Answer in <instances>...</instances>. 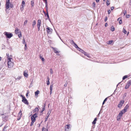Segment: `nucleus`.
Here are the masks:
<instances>
[{
    "mask_svg": "<svg viewBox=\"0 0 131 131\" xmlns=\"http://www.w3.org/2000/svg\"><path fill=\"white\" fill-rule=\"evenodd\" d=\"M82 53H83L84 54L85 53V51L84 50H83L81 49L80 51Z\"/></svg>",
    "mask_w": 131,
    "mask_h": 131,
    "instance_id": "nucleus-41",
    "label": "nucleus"
},
{
    "mask_svg": "<svg viewBox=\"0 0 131 131\" xmlns=\"http://www.w3.org/2000/svg\"><path fill=\"white\" fill-rule=\"evenodd\" d=\"M43 1L45 2L46 5H48L47 0H45L44 1Z\"/></svg>",
    "mask_w": 131,
    "mask_h": 131,
    "instance_id": "nucleus-54",
    "label": "nucleus"
},
{
    "mask_svg": "<svg viewBox=\"0 0 131 131\" xmlns=\"http://www.w3.org/2000/svg\"><path fill=\"white\" fill-rule=\"evenodd\" d=\"M25 2L24 1H23L22 2V6L23 7H24L25 6Z\"/></svg>",
    "mask_w": 131,
    "mask_h": 131,
    "instance_id": "nucleus-29",
    "label": "nucleus"
},
{
    "mask_svg": "<svg viewBox=\"0 0 131 131\" xmlns=\"http://www.w3.org/2000/svg\"><path fill=\"white\" fill-rule=\"evenodd\" d=\"M7 62L8 67L9 68H12L13 65V63L11 61V60H7Z\"/></svg>",
    "mask_w": 131,
    "mask_h": 131,
    "instance_id": "nucleus-3",
    "label": "nucleus"
},
{
    "mask_svg": "<svg viewBox=\"0 0 131 131\" xmlns=\"http://www.w3.org/2000/svg\"><path fill=\"white\" fill-rule=\"evenodd\" d=\"M107 100V98H106L104 100L102 104L103 105L104 103H105V102Z\"/></svg>",
    "mask_w": 131,
    "mask_h": 131,
    "instance_id": "nucleus-36",
    "label": "nucleus"
},
{
    "mask_svg": "<svg viewBox=\"0 0 131 131\" xmlns=\"http://www.w3.org/2000/svg\"><path fill=\"white\" fill-rule=\"evenodd\" d=\"M127 75H125L124 76L123 78V80H124L128 77Z\"/></svg>",
    "mask_w": 131,
    "mask_h": 131,
    "instance_id": "nucleus-32",
    "label": "nucleus"
},
{
    "mask_svg": "<svg viewBox=\"0 0 131 131\" xmlns=\"http://www.w3.org/2000/svg\"><path fill=\"white\" fill-rule=\"evenodd\" d=\"M51 110H49L48 111L47 113V116H49L51 113Z\"/></svg>",
    "mask_w": 131,
    "mask_h": 131,
    "instance_id": "nucleus-22",
    "label": "nucleus"
},
{
    "mask_svg": "<svg viewBox=\"0 0 131 131\" xmlns=\"http://www.w3.org/2000/svg\"><path fill=\"white\" fill-rule=\"evenodd\" d=\"M123 32L124 33V34H126L127 33V31L124 28H123Z\"/></svg>",
    "mask_w": 131,
    "mask_h": 131,
    "instance_id": "nucleus-28",
    "label": "nucleus"
},
{
    "mask_svg": "<svg viewBox=\"0 0 131 131\" xmlns=\"http://www.w3.org/2000/svg\"><path fill=\"white\" fill-rule=\"evenodd\" d=\"M92 5L93 7H95V3L94 2H93L92 4Z\"/></svg>",
    "mask_w": 131,
    "mask_h": 131,
    "instance_id": "nucleus-55",
    "label": "nucleus"
},
{
    "mask_svg": "<svg viewBox=\"0 0 131 131\" xmlns=\"http://www.w3.org/2000/svg\"><path fill=\"white\" fill-rule=\"evenodd\" d=\"M10 0H6L5 4L6 8V9H8L10 7V4H11L10 3Z\"/></svg>",
    "mask_w": 131,
    "mask_h": 131,
    "instance_id": "nucleus-5",
    "label": "nucleus"
},
{
    "mask_svg": "<svg viewBox=\"0 0 131 131\" xmlns=\"http://www.w3.org/2000/svg\"><path fill=\"white\" fill-rule=\"evenodd\" d=\"M47 15V18H46V20L48 19L49 21L50 22H51V20H50V18H49V15Z\"/></svg>",
    "mask_w": 131,
    "mask_h": 131,
    "instance_id": "nucleus-34",
    "label": "nucleus"
},
{
    "mask_svg": "<svg viewBox=\"0 0 131 131\" xmlns=\"http://www.w3.org/2000/svg\"><path fill=\"white\" fill-rule=\"evenodd\" d=\"M31 4L32 7H33L34 5V0L31 1Z\"/></svg>",
    "mask_w": 131,
    "mask_h": 131,
    "instance_id": "nucleus-24",
    "label": "nucleus"
},
{
    "mask_svg": "<svg viewBox=\"0 0 131 131\" xmlns=\"http://www.w3.org/2000/svg\"><path fill=\"white\" fill-rule=\"evenodd\" d=\"M6 56H7V58H8V57H9V53H7L6 54Z\"/></svg>",
    "mask_w": 131,
    "mask_h": 131,
    "instance_id": "nucleus-57",
    "label": "nucleus"
},
{
    "mask_svg": "<svg viewBox=\"0 0 131 131\" xmlns=\"http://www.w3.org/2000/svg\"><path fill=\"white\" fill-rule=\"evenodd\" d=\"M67 86V83H65V84H64V86H65V87H66Z\"/></svg>",
    "mask_w": 131,
    "mask_h": 131,
    "instance_id": "nucleus-64",
    "label": "nucleus"
},
{
    "mask_svg": "<svg viewBox=\"0 0 131 131\" xmlns=\"http://www.w3.org/2000/svg\"><path fill=\"white\" fill-rule=\"evenodd\" d=\"M12 57V55H9V57H8V58H7V60H13Z\"/></svg>",
    "mask_w": 131,
    "mask_h": 131,
    "instance_id": "nucleus-17",
    "label": "nucleus"
},
{
    "mask_svg": "<svg viewBox=\"0 0 131 131\" xmlns=\"http://www.w3.org/2000/svg\"><path fill=\"white\" fill-rule=\"evenodd\" d=\"M108 26V24L107 23H106L105 24V26L107 27Z\"/></svg>",
    "mask_w": 131,
    "mask_h": 131,
    "instance_id": "nucleus-63",
    "label": "nucleus"
},
{
    "mask_svg": "<svg viewBox=\"0 0 131 131\" xmlns=\"http://www.w3.org/2000/svg\"><path fill=\"white\" fill-rule=\"evenodd\" d=\"M45 104H44V105L42 107V111H41V112H42L45 110Z\"/></svg>",
    "mask_w": 131,
    "mask_h": 131,
    "instance_id": "nucleus-30",
    "label": "nucleus"
},
{
    "mask_svg": "<svg viewBox=\"0 0 131 131\" xmlns=\"http://www.w3.org/2000/svg\"><path fill=\"white\" fill-rule=\"evenodd\" d=\"M46 12H48V5H46Z\"/></svg>",
    "mask_w": 131,
    "mask_h": 131,
    "instance_id": "nucleus-38",
    "label": "nucleus"
},
{
    "mask_svg": "<svg viewBox=\"0 0 131 131\" xmlns=\"http://www.w3.org/2000/svg\"><path fill=\"white\" fill-rule=\"evenodd\" d=\"M97 118H95L94 119L93 121L92 122V124H95L96 123V122L97 121Z\"/></svg>",
    "mask_w": 131,
    "mask_h": 131,
    "instance_id": "nucleus-19",
    "label": "nucleus"
},
{
    "mask_svg": "<svg viewBox=\"0 0 131 131\" xmlns=\"http://www.w3.org/2000/svg\"><path fill=\"white\" fill-rule=\"evenodd\" d=\"M35 122V121H31V122L30 126H32L34 123V122Z\"/></svg>",
    "mask_w": 131,
    "mask_h": 131,
    "instance_id": "nucleus-40",
    "label": "nucleus"
},
{
    "mask_svg": "<svg viewBox=\"0 0 131 131\" xmlns=\"http://www.w3.org/2000/svg\"><path fill=\"white\" fill-rule=\"evenodd\" d=\"M40 58L41 59L42 61H45V59L44 58L42 57L41 55L39 56Z\"/></svg>",
    "mask_w": 131,
    "mask_h": 131,
    "instance_id": "nucleus-27",
    "label": "nucleus"
},
{
    "mask_svg": "<svg viewBox=\"0 0 131 131\" xmlns=\"http://www.w3.org/2000/svg\"><path fill=\"white\" fill-rule=\"evenodd\" d=\"M48 130L47 129H46L44 127H42V131H48Z\"/></svg>",
    "mask_w": 131,
    "mask_h": 131,
    "instance_id": "nucleus-26",
    "label": "nucleus"
},
{
    "mask_svg": "<svg viewBox=\"0 0 131 131\" xmlns=\"http://www.w3.org/2000/svg\"><path fill=\"white\" fill-rule=\"evenodd\" d=\"M49 78L48 77H47V85H48L50 84Z\"/></svg>",
    "mask_w": 131,
    "mask_h": 131,
    "instance_id": "nucleus-16",
    "label": "nucleus"
},
{
    "mask_svg": "<svg viewBox=\"0 0 131 131\" xmlns=\"http://www.w3.org/2000/svg\"><path fill=\"white\" fill-rule=\"evenodd\" d=\"M130 15H127L126 16V17L127 18H129L130 17Z\"/></svg>",
    "mask_w": 131,
    "mask_h": 131,
    "instance_id": "nucleus-46",
    "label": "nucleus"
},
{
    "mask_svg": "<svg viewBox=\"0 0 131 131\" xmlns=\"http://www.w3.org/2000/svg\"><path fill=\"white\" fill-rule=\"evenodd\" d=\"M47 31L48 33L51 34L52 32V29L48 27L46 28Z\"/></svg>",
    "mask_w": 131,
    "mask_h": 131,
    "instance_id": "nucleus-11",
    "label": "nucleus"
},
{
    "mask_svg": "<svg viewBox=\"0 0 131 131\" xmlns=\"http://www.w3.org/2000/svg\"><path fill=\"white\" fill-rule=\"evenodd\" d=\"M8 118V116L7 115H4L2 117L3 120L5 122L7 121Z\"/></svg>",
    "mask_w": 131,
    "mask_h": 131,
    "instance_id": "nucleus-10",
    "label": "nucleus"
},
{
    "mask_svg": "<svg viewBox=\"0 0 131 131\" xmlns=\"http://www.w3.org/2000/svg\"><path fill=\"white\" fill-rule=\"evenodd\" d=\"M47 13L45 14V16L46 17H47V15H49L48 13V12H46Z\"/></svg>",
    "mask_w": 131,
    "mask_h": 131,
    "instance_id": "nucleus-53",
    "label": "nucleus"
},
{
    "mask_svg": "<svg viewBox=\"0 0 131 131\" xmlns=\"http://www.w3.org/2000/svg\"><path fill=\"white\" fill-rule=\"evenodd\" d=\"M113 42V41L112 40H110V41H109L107 44H111L112 43V42Z\"/></svg>",
    "mask_w": 131,
    "mask_h": 131,
    "instance_id": "nucleus-44",
    "label": "nucleus"
},
{
    "mask_svg": "<svg viewBox=\"0 0 131 131\" xmlns=\"http://www.w3.org/2000/svg\"><path fill=\"white\" fill-rule=\"evenodd\" d=\"M129 106L128 104L126 105L124 107V108L123 110H122V111H123V112H124V113H125L127 111V110L129 107Z\"/></svg>",
    "mask_w": 131,
    "mask_h": 131,
    "instance_id": "nucleus-12",
    "label": "nucleus"
},
{
    "mask_svg": "<svg viewBox=\"0 0 131 131\" xmlns=\"http://www.w3.org/2000/svg\"><path fill=\"white\" fill-rule=\"evenodd\" d=\"M131 85V80H129L128 81L125 87V89L128 88Z\"/></svg>",
    "mask_w": 131,
    "mask_h": 131,
    "instance_id": "nucleus-6",
    "label": "nucleus"
},
{
    "mask_svg": "<svg viewBox=\"0 0 131 131\" xmlns=\"http://www.w3.org/2000/svg\"><path fill=\"white\" fill-rule=\"evenodd\" d=\"M107 20V16H106L104 20L105 22H106Z\"/></svg>",
    "mask_w": 131,
    "mask_h": 131,
    "instance_id": "nucleus-49",
    "label": "nucleus"
},
{
    "mask_svg": "<svg viewBox=\"0 0 131 131\" xmlns=\"http://www.w3.org/2000/svg\"><path fill=\"white\" fill-rule=\"evenodd\" d=\"M114 8V7L113 6L111 7V9L112 10H113Z\"/></svg>",
    "mask_w": 131,
    "mask_h": 131,
    "instance_id": "nucleus-58",
    "label": "nucleus"
},
{
    "mask_svg": "<svg viewBox=\"0 0 131 131\" xmlns=\"http://www.w3.org/2000/svg\"><path fill=\"white\" fill-rule=\"evenodd\" d=\"M115 28H114V27L112 26V28L111 29V31H113L114 30H115Z\"/></svg>",
    "mask_w": 131,
    "mask_h": 131,
    "instance_id": "nucleus-39",
    "label": "nucleus"
},
{
    "mask_svg": "<svg viewBox=\"0 0 131 131\" xmlns=\"http://www.w3.org/2000/svg\"><path fill=\"white\" fill-rule=\"evenodd\" d=\"M24 48L25 50H26L27 49V46L26 44H25V45Z\"/></svg>",
    "mask_w": 131,
    "mask_h": 131,
    "instance_id": "nucleus-52",
    "label": "nucleus"
},
{
    "mask_svg": "<svg viewBox=\"0 0 131 131\" xmlns=\"http://www.w3.org/2000/svg\"><path fill=\"white\" fill-rule=\"evenodd\" d=\"M22 101L25 104H26L28 105L29 104L27 100L26 99L25 97H23Z\"/></svg>",
    "mask_w": 131,
    "mask_h": 131,
    "instance_id": "nucleus-9",
    "label": "nucleus"
},
{
    "mask_svg": "<svg viewBox=\"0 0 131 131\" xmlns=\"http://www.w3.org/2000/svg\"><path fill=\"white\" fill-rule=\"evenodd\" d=\"M37 114L35 113L31 117V121H35L36 120V118L37 117Z\"/></svg>",
    "mask_w": 131,
    "mask_h": 131,
    "instance_id": "nucleus-4",
    "label": "nucleus"
},
{
    "mask_svg": "<svg viewBox=\"0 0 131 131\" xmlns=\"http://www.w3.org/2000/svg\"><path fill=\"white\" fill-rule=\"evenodd\" d=\"M110 13H111L110 10V9L108 10V14H110Z\"/></svg>",
    "mask_w": 131,
    "mask_h": 131,
    "instance_id": "nucleus-56",
    "label": "nucleus"
},
{
    "mask_svg": "<svg viewBox=\"0 0 131 131\" xmlns=\"http://www.w3.org/2000/svg\"><path fill=\"white\" fill-rule=\"evenodd\" d=\"M36 24V21L35 20H34L32 23V27H34V26H35Z\"/></svg>",
    "mask_w": 131,
    "mask_h": 131,
    "instance_id": "nucleus-25",
    "label": "nucleus"
},
{
    "mask_svg": "<svg viewBox=\"0 0 131 131\" xmlns=\"http://www.w3.org/2000/svg\"><path fill=\"white\" fill-rule=\"evenodd\" d=\"M50 73L52 74L53 73V72L52 69H50Z\"/></svg>",
    "mask_w": 131,
    "mask_h": 131,
    "instance_id": "nucleus-51",
    "label": "nucleus"
},
{
    "mask_svg": "<svg viewBox=\"0 0 131 131\" xmlns=\"http://www.w3.org/2000/svg\"><path fill=\"white\" fill-rule=\"evenodd\" d=\"M39 111V109L37 107L35 108L34 110L33 111L35 112H38Z\"/></svg>",
    "mask_w": 131,
    "mask_h": 131,
    "instance_id": "nucleus-20",
    "label": "nucleus"
},
{
    "mask_svg": "<svg viewBox=\"0 0 131 131\" xmlns=\"http://www.w3.org/2000/svg\"><path fill=\"white\" fill-rule=\"evenodd\" d=\"M84 55L86 56L87 57H88L89 58H90V56L89 55V54L88 53L86 52H85V53L84 54Z\"/></svg>",
    "mask_w": 131,
    "mask_h": 131,
    "instance_id": "nucleus-21",
    "label": "nucleus"
},
{
    "mask_svg": "<svg viewBox=\"0 0 131 131\" xmlns=\"http://www.w3.org/2000/svg\"><path fill=\"white\" fill-rule=\"evenodd\" d=\"M74 45L75 48H77L78 47V45L75 43H74Z\"/></svg>",
    "mask_w": 131,
    "mask_h": 131,
    "instance_id": "nucleus-45",
    "label": "nucleus"
},
{
    "mask_svg": "<svg viewBox=\"0 0 131 131\" xmlns=\"http://www.w3.org/2000/svg\"><path fill=\"white\" fill-rule=\"evenodd\" d=\"M124 100H121L119 102V103L118 105V107L119 108H121V107L122 106L123 104L124 103Z\"/></svg>",
    "mask_w": 131,
    "mask_h": 131,
    "instance_id": "nucleus-7",
    "label": "nucleus"
},
{
    "mask_svg": "<svg viewBox=\"0 0 131 131\" xmlns=\"http://www.w3.org/2000/svg\"><path fill=\"white\" fill-rule=\"evenodd\" d=\"M77 50L79 51H80L81 49L80 48H79V47L77 48Z\"/></svg>",
    "mask_w": 131,
    "mask_h": 131,
    "instance_id": "nucleus-59",
    "label": "nucleus"
},
{
    "mask_svg": "<svg viewBox=\"0 0 131 131\" xmlns=\"http://www.w3.org/2000/svg\"><path fill=\"white\" fill-rule=\"evenodd\" d=\"M100 111L99 112V114H98V115H97V116L98 117H99V116L100 115Z\"/></svg>",
    "mask_w": 131,
    "mask_h": 131,
    "instance_id": "nucleus-61",
    "label": "nucleus"
},
{
    "mask_svg": "<svg viewBox=\"0 0 131 131\" xmlns=\"http://www.w3.org/2000/svg\"><path fill=\"white\" fill-rule=\"evenodd\" d=\"M27 23V20H26L25 21L24 23V25H25Z\"/></svg>",
    "mask_w": 131,
    "mask_h": 131,
    "instance_id": "nucleus-50",
    "label": "nucleus"
},
{
    "mask_svg": "<svg viewBox=\"0 0 131 131\" xmlns=\"http://www.w3.org/2000/svg\"><path fill=\"white\" fill-rule=\"evenodd\" d=\"M124 113V112H123V111L121 110L119 113L118 114V115L117 116V120L118 121H119L120 119L123 116V115Z\"/></svg>",
    "mask_w": 131,
    "mask_h": 131,
    "instance_id": "nucleus-2",
    "label": "nucleus"
},
{
    "mask_svg": "<svg viewBox=\"0 0 131 131\" xmlns=\"http://www.w3.org/2000/svg\"><path fill=\"white\" fill-rule=\"evenodd\" d=\"M126 13V10H124L123 12V13L124 14V16L125 15Z\"/></svg>",
    "mask_w": 131,
    "mask_h": 131,
    "instance_id": "nucleus-43",
    "label": "nucleus"
},
{
    "mask_svg": "<svg viewBox=\"0 0 131 131\" xmlns=\"http://www.w3.org/2000/svg\"><path fill=\"white\" fill-rule=\"evenodd\" d=\"M40 93V91L39 90H37L35 92V96H36L37 97L38 96V95Z\"/></svg>",
    "mask_w": 131,
    "mask_h": 131,
    "instance_id": "nucleus-18",
    "label": "nucleus"
},
{
    "mask_svg": "<svg viewBox=\"0 0 131 131\" xmlns=\"http://www.w3.org/2000/svg\"><path fill=\"white\" fill-rule=\"evenodd\" d=\"M21 31L19 29H18L17 28H16L15 29V32L16 34H18L20 33Z\"/></svg>",
    "mask_w": 131,
    "mask_h": 131,
    "instance_id": "nucleus-13",
    "label": "nucleus"
},
{
    "mask_svg": "<svg viewBox=\"0 0 131 131\" xmlns=\"http://www.w3.org/2000/svg\"><path fill=\"white\" fill-rule=\"evenodd\" d=\"M53 87V85H50V90L51 91H52V88Z\"/></svg>",
    "mask_w": 131,
    "mask_h": 131,
    "instance_id": "nucleus-33",
    "label": "nucleus"
},
{
    "mask_svg": "<svg viewBox=\"0 0 131 131\" xmlns=\"http://www.w3.org/2000/svg\"><path fill=\"white\" fill-rule=\"evenodd\" d=\"M22 43L24 44H25H25H26L25 42V39H23V40L22 41Z\"/></svg>",
    "mask_w": 131,
    "mask_h": 131,
    "instance_id": "nucleus-47",
    "label": "nucleus"
},
{
    "mask_svg": "<svg viewBox=\"0 0 131 131\" xmlns=\"http://www.w3.org/2000/svg\"><path fill=\"white\" fill-rule=\"evenodd\" d=\"M21 78V77L20 76H18L17 78H15V79L16 80H20Z\"/></svg>",
    "mask_w": 131,
    "mask_h": 131,
    "instance_id": "nucleus-42",
    "label": "nucleus"
},
{
    "mask_svg": "<svg viewBox=\"0 0 131 131\" xmlns=\"http://www.w3.org/2000/svg\"><path fill=\"white\" fill-rule=\"evenodd\" d=\"M52 48L54 50V52L55 53H58L59 52V51L57 50V49L56 48L53 47Z\"/></svg>",
    "mask_w": 131,
    "mask_h": 131,
    "instance_id": "nucleus-15",
    "label": "nucleus"
},
{
    "mask_svg": "<svg viewBox=\"0 0 131 131\" xmlns=\"http://www.w3.org/2000/svg\"><path fill=\"white\" fill-rule=\"evenodd\" d=\"M110 4V0H107L106 1V4L107 6L109 5Z\"/></svg>",
    "mask_w": 131,
    "mask_h": 131,
    "instance_id": "nucleus-31",
    "label": "nucleus"
},
{
    "mask_svg": "<svg viewBox=\"0 0 131 131\" xmlns=\"http://www.w3.org/2000/svg\"><path fill=\"white\" fill-rule=\"evenodd\" d=\"M71 43H73L74 44V43H75L73 41V40H72V41H71Z\"/></svg>",
    "mask_w": 131,
    "mask_h": 131,
    "instance_id": "nucleus-62",
    "label": "nucleus"
},
{
    "mask_svg": "<svg viewBox=\"0 0 131 131\" xmlns=\"http://www.w3.org/2000/svg\"><path fill=\"white\" fill-rule=\"evenodd\" d=\"M21 111L20 110V112H19V114H18L19 115H21L22 114L21 113Z\"/></svg>",
    "mask_w": 131,
    "mask_h": 131,
    "instance_id": "nucleus-60",
    "label": "nucleus"
},
{
    "mask_svg": "<svg viewBox=\"0 0 131 131\" xmlns=\"http://www.w3.org/2000/svg\"><path fill=\"white\" fill-rule=\"evenodd\" d=\"M24 76L26 77H28V74L27 73H26V72H24Z\"/></svg>",
    "mask_w": 131,
    "mask_h": 131,
    "instance_id": "nucleus-23",
    "label": "nucleus"
},
{
    "mask_svg": "<svg viewBox=\"0 0 131 131\" xmlns=\"http://www.w3.org/2000/svg\"><path fill=\"white\" fill-rule=\"evenodd\" d=\"M122 19L121 18L119 20V24H121L122 23Z\"/></svg>",
    "mask_w": 131,
    "mask_h": 131,
    "instance_id": "nucleus-48",
    "label": "nucleus"
},
{
    "mask_svg": "<svg viewBox=\"0 0 131 131\" xmlns=\"http://www.w3.org/2000/svg\"><path fill=\"white\" fill-rule=\"evenodd\" d=\"M70 125L69 124H68L65 126V130L66 131H68L69 130V129L70 128Z\"/></svg>",
    "mask_w": 131,
    "mask_h": 131,
    "instance_id": "nucleus-14",
    "label": "nucleus"
},
{
    "mask_svg": "<svg viewBox=\"0 0 131 131\" xmlns=\"http://www.w3.org/2000/svg\"><path fill=\"white\" fill-rule=\"evenodd\" d=\"M49 116H47L45 118V122H46L47 121L48 118L49 117Z\"/></svg>",
    "mask_w": 131,
    "mask_h": 131,
    "instance_id": "nucleus-35",
    "label": "nucleus"
},
{
    "mask_svg": "<svg viewBox=\"0 0 131 131\" xmlns=\"http://www.w3.org/2000/svg\"><path fill=\"white\" fill-rule=\"evenodd\" d=\"M41 20L40 19H38V20L37 26L38 28V30L39 31L40 30V27L41 25Z\"/></svg>",
    "mask_w": 131,
    "mask_h": 131,
    "instance_id": "nucleus-8",
    "label": "nucleus"
},
{
    "mask_svg": "<svg viewBox=\"0 0 131 131\" xmlns=\"http://www.w3.org/2000/svg\"><path fill=\"white\" fill-rule=\"evenodd\" d=\"M18 35L19 38H20L21 37V32H20V33Z\"/></svg>",
    "mask_w": 131,
    "mask_h": 131,
    "instance_id": "nucleus-37",
    "label": "nucleus"
},
{
    "mask_svg": "<svg viewBox=\"0 0 131 131\" xmlns=\"http://www.w3.org/2000/svg\"><path fill=\"white\" fill-rule=\"evenodd\" d=\"M4 34L6 36V37L8 38H10L13 36L12 33L6 32H5Z\"/></svg>",
    "mask_w": 131,
    "mask_h": 131,
    "instance_id": "nucleus-1",
    "label": "nucleus"
}]
</instances>
